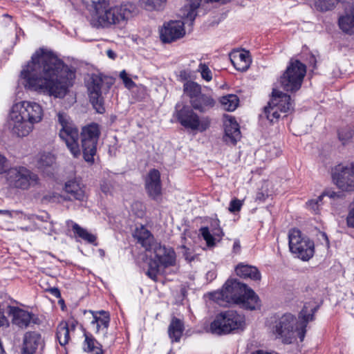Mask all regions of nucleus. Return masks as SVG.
<instances>
[{
    "label": "nucleus",
    "instance_id": "nucleus-16",
    "mask_svg": "<svg viewBox=\"0 0 354 354\" xmlns=\"http://www.w3.org/2000/svg\"><path fill=\"white\" fill-rule=\"evenodd\" d=\"M100 135L99 125L95 123L82 128L81 133L82 148L84 160L93 162L97 151V144Z\"/></svg>",
    "mask_w": 354,
    "mask_h": 354
},
{
    "label": "nucleus",
    "instance_id": "nucleus-11",
    "mask_svg": "<svg viewBox=\"0 0 354 354\" xmlns=\"http://www.w3.org/2000/svg\"><path fill=\"white\" fill-rule=\"evenodd\" d=\"M306 73V65L299 60H291L286 70L280 77L281 87L286 91L295 92L302 84Z\"/></svg>",
    "mask_w": 354,
    "mask_h": 354
},
{
    "label": "nucleus",
    "instance_id": "nucleus-33",
    "mask_svg": "<svg viewBox=\"0 0 354 354\" xmlns=\"http://www.w3.org/2000/svg\"><path fill=\"white\" fill-rule=\"evenodd\" d=\"M341 193L328 189L323 192L319 196H318L316 199H312L307 203V205L313 209L315 213H317L318 207L322 202L324 196H326L330 198H339L341 196Z\"/></svg>",
    "mask_w": 354,
    "mask_h": 354
},
{
    "label": "nucleus",
    "instance_id": "nucleus-43",
    "mask_svg": "<svg viewBox=\"0 0 354 354\" xmlns=\"http://www.w3.org/2000/svg\"><path fill=\"white\" fill-rule=\"evenodd\" d=\"M85 5H91L93 8V11H96L102 7L104 4H107L109 0H81Z\"/></svg>",
    "mask_w": 354,
    "mask_h": 354
},
{
    "label": "nucleus",
    "instance_id": "nucleus-28",
    "mask_svg": "<svg viewBox=\"0 0 354 354\" xmlns=\"http://www.w3.org/2000/svg\"><path fill=\"white\" fill-rule=\"evenodd\" d=\"M133 236L138 240V242L147 250H151L153 243V238L147 228L142 225L140 227H137L134 232Z\"/></svg>",
    "mask_w": 354,
    "mask_h": 354
},
{
    "label": "nucleus",
    "instance_id": "nucleus-40",
    "mask_svg": "<svg viewBox=\"0 0 354 354\" xmlns=\"http://www.w3.org/2000/svg\"><path fill=\"white\" fill-rule=\"evenodd\" d=\"M339 0H314V5L317 10L326 12L333 9Z\"/></svg>",
    "mask_w": 354,
    "mask_h": 354
},
{
    "label": "nucleus",
    "instance_id": "nucleus-26",
    "mask_svg": "<svg viewBox=\"0 0 354 354\" xmlns=\"http://www.w3.org/2000/svg\"><path fill=\"white\" fill-rule=\"evenodd\" d=\"M65 191L70 195V199L82 201L86 198L84 187L76 181L67 182L65 185Z\"/></svg>",
    "mask_w": 354,
    "mask_h": 354
},
{
    "label": "nucleus",
    "instance_id": "nucleus-27",
    "mask_svg": "<svg viewBox=\"0 0 354 354\" xmlns=\"http://www.w3.org/2000/svg\"><path fill=\"white\" fill-rule=\"evenodd\" d=\"M183 322L176 317H173L168 328V334L171 342H178L184 331Z\"/></svg>",
    "mask_w": 354,
    "mask_h": 354
},
{
    "label": "nucleus",
    "instance_id": "nucleus-15",
    "mask_svg": "<svg viewBox=\"0 0 354 354\" xmlns=\"http://www.w3.org/2000/svg\"><path fill=\"white\" fill-rule=\"evenodd\" d=\"M331 178L334 185L342 192H354V162L335 165L331 169Z\"/></svg>",
    "mask_w": 354,
    "mask_h": 354
},
{
    "label": "nucleus",
    "instance_id": "nucleus-51",
    "mask_svg": "<svg viewBox=\"0 0 354 354\" xmlns=\"http://www.w3.org/2000/svg\"><path fill=\"white\" fill-rule=\"evenodd\" d=\"M101 190L106 194H109L111 193V186L109 184L104 183L101 185Z\"/></svg>",
    "mask_w": 354,
    "mask_h": 354
},
{
    "label": "nucleus",
    "instance_id": "nucleus-7",
    "mask_svg": "<svg viewBox=\"0 0 354 354\" xmlns=\"http://www.w3.org/2000/svg\"><path fill=\"white\" fill-rule=\"evenodd\" d=\"M154 254V258L149 262V268L146 274L153 281H156L160 267L167 268L176 263V253L169 247H166L158 243H154L151 248Z\"/></svg>",
    "mask_w": 354,
    "mask_h": 354
},
{
    "label": "nucleus",
    "instance_id": "nucleus-6",
    "mask_svg": "<svg viewBox=\"0 0 354 354\" xmlns=\"http://www.w3.org/2000/svg\"><path fill=\"white\" fill-rule=\"evenodd\" d=\"M114 84V79L109 76L92 75L86 83L89 100L93 108L99 113L105 111L104 106V95Z\"/></svg>",
    "mask_w": 354,
    "mask_h": 354
},
{
    "label": "nucleus",
    "instance_id": "nucleus-37",
    "mask_svg": "<svg viewBox=\"0 0 354 354\" xmlns=\"http://www.w3.org/2000/svg\"><path fill=\"white\" fill-rule=\"evenodd\" d=\"M220 102L225 110L233 111L238 106L239 100L236 95L230 94L222 97Z\"/></svg>",
    "mask_w": 354,
    "mask_h": 354
},
{
    "label": "nucleus",
    "instance_id": "nucleus-22",
    "mask_svg": "<svg viewBox=\"0 0 354 354\" xmlns=\"http://www.w3.org/2000/svg\"><path fill=\"white\" fill-rule=\"evenodd\" d=\"M225 136L224 140L226 142L235 145L241 138V131L239 124L234 118H227L224 123Z\"/></svg>",
    "mask_w": 354,
    "mask_h": 354
},
{
    "label": "nucleus",
    "instance_id": "nucleus-29",
    "mask_svg": "<svg viewBox=\"0 0 354 354\" xmlns=\"http://www.w3.org/2000/svg\"><path fill=\"white\" fill-rule=\"evenodd\" d=\"M235 270L236 274L241 277L250 278L254 281L261 279V274L254 266L240 263L236 266Z\"/></svg>",
    "mask_w": 354,
    "mask_h": 354
},
{
    "label": "nucleus",
    "instance_id": "nucleus-23",
    "mask_svg": "<svg viewBox=\"0 0 354 354\" xmlns=\"http://www.w3.org/2000/svg\"><path fill=\"white\" fill-rule=\"evenodd\" d=\"M230 59L234 68L239 71H246L251 63L248 51L234 50L230 54Z\"/></svg>",
    "mask_w": 354,
    "mask_h": 354
},
{
    "label": "nucleus",
    "instance_id": "nucleus-34",
    "mask_svg": "<svg viewBox=\"0 0 354 354\" xmlns=\"http://www.w3.org/2000/svg\"><path fill=\"white\" fill-rule=\"evenodd\" d=\"M72 229L74 233H75L79 237H80L83 240L86 241L89 243L94 244L95 245H97L96 236L94 234L88 232L86 229L82 228L77 223L73 224Z\"/></svg>",
    "mask_w": 354,
    "mask_h": 354
},
{
    "label": "nucleus",
    "instance_id": "nucleus-17",
    "mask_svg": "<svg viewBox=\"0 0 354 354\" xmlns=\"http://www.w3.org/2000/svg\"><path fill=\"white\" fill-rule=\"evenodd\" d=\"M185 35L184 22L170 21L164 24L160 30V38L164 43H171L183 37Z\"/></svg>",
    "mask_w": 354,
    "mask_h": 354
},
{
    "label": "nucleus",
    "instance_id": "nucleus-50",
    "mask_svg": "<svg viewBox=\"0 0 354 354\" xmlns=\"http://www.w3.org/2000/svg\"><path fill=\"white\" fill-rule=\"evenodd\" d=\"M49 292L53 295L56 298H59L61 297L60 291L57 288H51L49 289Z\"/></svg>",
    "mask_w": 354,
    "mask_h": 354
},
{
    "label": "nucleus",
    "instance_id": "nucleus-21",
    "mask_svg": "<svg viewBox=\"0 0 354 354\" xmlns=\"http://www.w3.org/2000/svg\"><path fill=\"white\" fill-rule=\"evenodd\" d=\"M202 0H189V2L184 6L180 10V16L182 18L190 21L192 24L196 17V9L200 6ZM205 1H215L225 3L231 0H204Z\"/></svg>",
    "mask_w": 354,
    "mask_h": 354
},
{
    "label": "nucleus",
    "instance_id": "nucleus-48",
    "mask_svg": "<svg viewBox=\"0 0 354 354\" xmlns=\"http://www.w3.org/2000/svg\"><path fill=\"white\" fill-rule=\"evenodd\" d=\"M6 158L0 153V174L3 173L6 170Z\"/></svg>",
    "mask_w": 354,
    "mask_h": 354
},
{
    "label": "nucleus",
    "instance_id": "nucleus-52",
    "mask_svg": "<svg viewBox=\"0 0 354 354\" xmlns=\"http://www.w3.org/2000/svg\"><path fill=\"white\" fill-rule=\"evenodd\" d=\"M212 230L214 228L220 227H219V221L218 220H213L211 223Z\"/></svg>",
    "mask_w": 354,
    "mask_h": 354
},
{
    "label": "nucleus",
    "instance_id": "nucleus-41",
    "mask_svg": "<svg viewBox=\"0 0 354 354\" xmlns=\"http://www.w3.org/2000/svg\"><path fill=\"white\" fill-rule=\"evenodd\" d=\"M143 7L147 10H160L165 6L167 0H140Z\"/></svg>",
    "mask_w": 354,
    "mask_h": 354
},
{
    "label": "nucleus",
    "instance_id": "nucleus-45",
    "mask_svg": "<svg viewBox=\"0 0 354 354\" xmlns=\"http://www.w3.org/2000/svg\"><path fill=\"white\" fill-rule=\"evenodd\" d=\"M120 77L122 80L124 86L128 88H131L135 86V83L128 77L125 71H122L120 73Z\"/></svg>",
    "mask_w": 354,
    "mask_h": 354
},
{
    "label": "nucleus",
    "instance_id": "nucleus-20",
    "mask_svg": "<svg viewBox=\"0 0 354 354\" xmlns=\"http://www.w3.org/2000/svg\"><path fill=\"white\" fill-rule=\"evenodd\" d=\"M90 312L93 315V320L91 322V325L95 332L100 333L102 331L104 334H106L110 322L109 313L104 310Z\"/></svg>",
    "mask_w": 354,
    "mask_h": 354
},
{
    "label": "nucleus",
    "instance_id": "nucleus-32",
    "mask_svg": "<svg viewBox=\"0 0 354 354\" xmlns=\"http://www.w3.org/2000/svg\"><path fill=\"white\" fill-rule=\"evenodd\" d=\"M183 91L184 93L189 97L190 104L192 103V100H196L203 94L201 93V85L192 81H188L184 84Z\"/></svg>",
    "mask_w": 354,
    "mask_h": 354
},
{
    "label": "nucleus",
    "instance_id": "nucleus-53",
    "mask_svg": "<svg viewBox=\"0 0 354 354\" xmlns=\"http://www.w3.org/2000/svg\"><path fill=\"white\" fill-rule=\"evenodd\" d=\"M107 56L111 59H115V53L112 50H107L106 51Z\"/></svg>",
    "mask_w": 354,
    "mask_h": 354
},
{
    "label": "nucleus",
    "instance_id": "nucleus-10",
    "mask_svg": "<svg viewBox=\"0 0 354 354\" xmlns=\"http://www.w3.org/2000/svg\"><path fill=\"white\" fill-rule=\"evenodd\" d=\"M293 109V103L290 96L286 93L274 88L272 97L268 105L264 108V115L272 123L278 121L281 113H286Z\"/></svg>",
    "mask_w": 354,
    "mask_h": 354
},
{
    "label": "nucleus",
    "instance_id": "nucleus-46",
    "mask_svg": "<svg viewBox=\"0 0 354 354\" xmlns=\"http://www.w3.org/2000/svg\"><path fill=\"white\" fill-rule=\"evenodd\" d=\"M353 136V133L348 131H341L339 132V138L344 145L351 138H352Z\"/></svg>",
    "mask_w": 354,
    "mask_h": 354
},
{
    "label": "nucleus",
    "instance_id": "nucleus-25",
    "mask_svg": "<svg viewBox=\"0 0 354 354\" xmlns=\"http://www.w3.org/2000/svg\"><path fill=\"white\" fill-rule=\"evenodd\" d=\"M214 98L207 94L203 93L196 100H192L190 104L193 109L198 111L201 113H205L215 105Z\"/></svg>",
    "mask_w": 354,
    "mask_h": 354
},
{
    "label": "nucleus",
    "instance_id": "nucleus-56",
    "mask_svg": "<svg viewBox=\"0 0 354 354\" xmlns=\"http://www.w3.org/2000/svg\"><path fill=\"white\" fill-rule=\"evenodd\" d=\"M19 229L21 230H25V231H28V227H19Z\"/></svg>",
    "mask_w": 354,
    "mask_h": 354
},
{
    "label": "nucleus",
    "instance_id": "nucleus-12",
    "mask_svg": "<svg viewBox=\"0 0 354 354\" xmlns=\"http://www.w3.org/2000/svg\"><path fill=\"white\" fill-rule=\"evenodd\" d=\"M176 117L183 127L193 131L204 132L209 127L211 123L208 116H199L192 107L188 106L176 109Z\"/></svg>",
    "mask_w": 354,
    "mask_h": 354
},
{
    "label": "nucleus",
    "instance_id": "nucleus-44",
    "mask_svg": "<svg viewBox=\"0 0 354 354\" xmlns=\"http://www.w3.org/2000/svg\"><path fill=\"white\" fill-rule=\"evenodd\" d=\"M243 205V201L237 198L232 199L228 207V210L232 213L239 212Z\"/></svg>",
    "mask_w": 354,
    "mask_h": 354
},
{
    "label": "nucleus",
    "instance_id": "nucleus-30",
    "mask_svg": "<svg viewBox=\"0 0 354 354\" xmlns=\"http://www.w3.org/2000/svg\"><path fill=\"white\" fill-rule=\"evenodd\" d=\"M200 232L208 246H214L215 245L216 237L220 239L223 236V232L220 227L212 229V233L211 234L207 227H203L200 229Z\"/></svg>",
    "mask_w": 354,
    "mask_h": 354
},
{
    "label": "nucleus",
    "instance_id": "nucleus-42",
    "mask_svg": "<svg viewBox=\"0 0 354 354\" xmlns=\"http://www.w3.org/2000/svg\"><path fill=\"white\" fill-rule=\"evenodd\" d=\"M198 72L201 73V77L207 82H209L212 79V73L208 66L204 63H201L198 68Z\"/></svg>",
    "mask_w": 354,
    "mask_h": 354
},
{
    "label": "nucleus",
    "instance_id": "nucleus-3",
    "mask_svg": "<svg viewBox=\"0 0 354 354\" xmlns=\"http://www.w3.org/2000/svg\"><path fill=\"white\" fill-rule=\"evenodd\" d=\"M210 298L221 306L232 302L248 310H254L259 306L257 295L236 279L227 280L221 290L210 293Z\"/></svg>",
    "mask_w": 354,
    "mask_h": 354
},
{
    "label": "nucleus",
    "instance_id": "nucleus-13",
    "mask_svg": "<svg viewBox=\"0 0 354 354\" xmlns=\"http://www.w3.org/2000/svg\"><path fill=\"white\" fill-rule=\"evenodd\" d=\"M6 179L10 187L22 190H27L39 183L38 176L24 167L10 169Z\"/></svg>",
    "mask_w": 354,
    "mask_h": 354
},
{
    "label": "nucleus",
    "instance_id": "nucleus-57",
    "mask_svg": "<svg viewBox=\"0 0 354 354\" xmlns=\"http://www.w3.org/2000/svg\"><path fill=\"white\" fill-rule=\"evenodd\" d=\"M322 236L326 239V241L328 242V238L326 234L323 233Z\"/></svg>",
    "mask_w": 354,
    "mask_h": 354
},
{
    "label": "nucleus",
    "instance_id": "nucleus-9",
    "mask_svg": "<svg viewBox=\"0 0 354 354\" xmlns=\"http://www.w3.org/2000/svg\"><path fill=\"white\" fill-rule=\"evenodd\" d=\"M245 325V317L237 312L230 310L219 313L210 325L213 334L222 335L235 330H242Z\"/></svg>",
    "mask_w": 354,
    "mask_h": 354
},
{
    "label": "nucleus",
    "instance_id": "nucleus-24",
    "mask_svg": "<svg viewBox=\"0 0 354 354\" xmlns=\"http://www.w3.org/2000/svg\"><path fill=\"white\" fill-rule=\"evenodd\" d=\"M41 342L40 334L37 332H27L24 337L21 354H34Z\"/></svg>",
    "mask_w": 354,
    "mask_h": 354
},
{
    "label": "nucleus",
    "instance_id": "nucleus-8",
    "mask_svg": "<svg viewBox=\"0 0 354 354\" xmlns=\"http://www.w3.org/2000/svg\"><path fill=\"white\" fill-rule=\"evenodd\" d=\"M57 123L61 126L59 138L65 142L67 148L74 158H78L81 151L78 144L79 131L71 118L64 112L57 113Z\"/></svg>",
    "mask_w": 354,
    "mask_h": 354
},
{
    "label": "nucleus",
    "instance_id": "nucleus-54",
    "mask_svg": "<svg viewBox=\"0 0 354 354\" xmlns=\"http://www.w3.org/2000/svg\"><path fill=\"white\" fill-rule=\"evenodd\" d=\"M0 214L7 215L9 217H12V212H10L9 210L0 209Z\"/></svg>",
    "mask_w": 354,
    "mask_h": 354
},
{
    "label": "nucleus",
    "instance_id": "nucleus-39",
    "mask_svg": "<svg viewBox=\"0 0 354 354\" xmlns=\"http://www.w3.org/2000/svg\"><path fill=\"white\" fill-rule=\"evenodd\" d=\"M55 156L50 153H40L37 161V166L39 169L44 170L51 167L55 162Z\"/></svg>",
    "mask_w": 354,
    "mask_h": 354
},
{
    "label": "nucleus",
    "instance_id": "nucleus-47",
    "mask_svg": "<svg viewBox=\"0 0 354 354\" xmlns=\"http://www.w3.org/2000/svg\"><path fill=\"white\" fill-rule=\"evenodd\" d=\"M180 249L183 255L187 261H191L193 260L194 258L192 256V252L189 248H187L185 245H182Z\"/></svg>",
    "mask_w": 354,
    "mask_h": 354
},
{
    "label": "nucleus",
    "instance_id": "nucleus-55",
    "mask_svg": "<svg viewBox=\"0 0 354 354\" xmlns=\"http://www.w3.org/2000/svg\"><path fill=\"white\" fill-rule=\"evenodd\" d=\"M239 248H240V244H239V243L238 241H235V242L234 243V245H233V249H234V251H236V250H239Z\"/></svg>",
    "mask_w": 354,
    "mask_h": 354
},
{
    "label": "nucleus",
    "instance_id": "nucleus-1",
    "mask_svg": "<svg viewBox=\"0 0 354 354\" xmlns=\"http://www.w3.org/2000/svg\"><path fill=\"white\" fill-rule=\"evenodd\" d=\"M75 74L53 52L39 48L21 70L20 78L25 88L62 98L73 85Z\"/></svg>",
    "mask_w": 354,
    "mask_h": 354
},
{
    "label": "nucleus",
    "instance_id": "nucleus-4",
    "mask_svg": "<svg viewBox=\"0 0 354 354\" xmlns=\"http://www.w3.org/2000/svg\"><path fill=\"white\" fill-rule=\"evenodd\" d=\"M132 6L129 3L104 4L91 13L90 23L97 28L122 29L131 16Z\"/></svg>",
    "mask_w": 354,
    "mask_h": 354
},
{
    "label": "nucleus",
    "instance_id": "nucleus-5",
    "mask_svg": "<svg viewBox=\"0 0 354 354\" xmlns=\"http://www.w3.org/2000/svg\"><path fill=\"white\" fill-rule=\"evenodd\" d=\"M270 332L284 344H291L299 337L297 318L290 313L271 317L268 324Z\"/></svg>",
    "mask_w": 354,
    "mask_h": 354
},
{
    "label": "nucleus",
    "instance_id": "nucleus-49",
    "mask_svg": "<svg viewBox=\"0 0 354 354\" xmlns=\"http://www.w3.org/2000/svg\"><path fill=\"white\" fill-rule=\"evenodd\" d=\"M268 196V193H263V192H258L256 196V201H264Z\"/></svg>",
    "mask_w": 354,
    "mask_h": 354
},
{
    "label": "nucleus",
    "instance_id": "nucleus-38",
    "mask_svg": "<svg viewBox=\"0 0 354 354\" xmlns=\"http://www.w3.org/2000/svg\"><path fill=\"white\" fill-rule=\"evenodd\" d=\"M57 338L61 346L68 344L70 339L69 329L66 322H62L57 329Z\"/></svg>",
    "mask_w": 354,
    "mask_h": 354
},
{
    "label": "nucleus",
    "instance_id": "nucleus-31",
    "mask_svg": "<svg viewBox=\"0 0 354 354\" xmlns=\"http://www.w3.org/2000/svg\"><path fill=\"white\" fill-rule=\"evenodd\" d=\"M339 26L344 32H354V7L349 13L339 17Z\"/></svg>",
    "mask_w": 354,
    "mask_h": 354
},
{
    "label": "nucleus",
    "instance_id": "nucleus-19",
    "mask_svg": "<svg viewBox=\"0 0 354 354\" xmlns=\"http://www.w3.org/2000/svg\"><path fill=\"white\" fill-rule=\"evenodd\" d=\"M146 189L149 195L156 198L161 194L160 174L157 169L149 171L146 179Z\"/></svg>",
    "mask_w": 354,
    "mask_h": 354
},
{
    "label": "nucleus",
    "instance_id": "nucleus-36",
    "mask_svg": "<svg viewBox=\"0 0 354 354\" xmlns=\"http://www.w3.org/2000/svg\"><path fill=\"white\" fill-rule=\"evenodd\" d=\"M84 350L92 354H102V346L91 335H85Z\"/></svg>",
    "mask_w": 354,
    "mask_h": 354
},
{
    "label": "nucleus",
    "instance_id": "nucleus-35",
    "mask_svg": "<svg viewBox=\"0 0 354 354\" xmlns=\"http://www.w3.org/2000/svg\"><path fill=\"white\" fill-rule=\"evenodd\" d=\"M300 317L302 321L299 323L297 322V326L299 327V338L302 342L305 337L307 324L313 319V314H306V310L303 308L300 313Z\"/></svg>",
    "mask_w": 354,
    "mask_h": 354
},
{
    "label": "nucleus",
    "instance_id": "nucleus-14",
    "mask_svg": "<svg viewBox=\"0 0 354 354\" xmlns=\"http://www.w3.org/2000/svg\"><path fill=\"white\" fill-rule=\"evenodd\" d=\"M289 248L291 252L303 261H308L314 254V243L303 236L299 230L293 229L288 234Z\"/></svg>",
    "mask_w": 354,
    "mask_h": 354
},
{
    "label": "nucleus",
    "instance_id": "nucleus-2",
    "mask_svg": "<svg viewBox=\"0 0 354 354\" xmlns=\"http://www.w3.org/2000/svg\"><path fill=\"white\" fill-rule=\"evenodd\" d=\"M44 117L42 106L32 101H21L13 104L10 113L9 127L18 137H25Z\"/></svg>",
    "mask_w": 354,
    "mask_h": 354
},
{
    "label": "nucleus",
    "instance_id": "nucleus-18",
    "mask_svg": "<svg viewBox=\"0 0 354 354\" xmlns=\"http://www.w3.org/2000/svg\"><path fill=\"white\" fill-rule=\"evenodd\" d=\"M9 315L12 323L22 329L37 324L38 320L35 314L15 306L9 307Z\"/></svg>",
    "mask_w": 354,
    "mask_h": 354
}]
</instances>
